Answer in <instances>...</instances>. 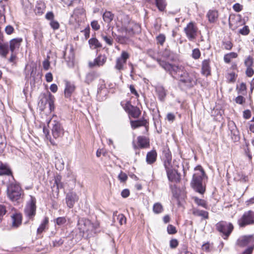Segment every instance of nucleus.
I'll use <instances>...</instances> for the list:
<instances>
[{"label":"nucleus","instance_id":"f8f14e48","mask_svg":"<svg viewBox=\"0 0 254 254\" xmlns=\"http://www.w3.org/2000/svg\"><path fill=\"white\" fill-rule=\"evenodd\" d=\"M237 244L240 247H245L248 245H254V235L242 236L237 240Z\"/></svg>","mask_w":254,"mask_h":254},{"label":"nucleus","instance_id":"a211bd4d","mask_svg":"<svg viewBox=\"0 0 254 254\" xmlns=\"http://www.w3.org/2000/svg\"><path fill=\"white\" fill-rule=\"evenodd\" d=\"M201 73L202 74L208 76L211 74L210 60L209 59H205L202 62L201 64Z\"/></svg>","mask_w":254,"mask_h":254},{"label":"nucleus","instance_id":"9d476101","mask_svg":"<svg viewBox=\"0 0 254 254\" xmlns=\"http://www.w3.org/2000/svg\"><path fill=\"white\" fill-rule=\"evenodd\" d=\"M198 30L197 27L193 22H189L184 30L187 38L190 41H192L196 39Z\"/></svg>","mask_w":254,"mask_h":254},{"label":"nucleus","instance_id":"5701e85b","mask_svg":"<svg viewBox=\"0 0 254 254\" xmlns=\"http://www.w3.org/2000/svg\"><path fill=\"white\" fill-rule=\"evenodd\" d=\"M12 228H16L18 227L22 222V216L20 214L16 213L11 216Z\"/></svg>","mask_w":254,"mask_h":254},{"label":"nucleus","instance_id":"338daca9","mask_svg":"<svg viewBox=\"0 0 254 254\" xmlns=\"http://www.w3.org/2000/svg\"><path fill=\"white\" fill-rule=\"evenodd\" d=\"M254 249V245L250 246L243 253V254H252Z\"/></svg>","mask_w":254,"mask_h":254},{"label":"nucleus","instance_id":"58836bf2","mask_svg":"<svg viewBox=\"0 0 254 254\" xmlns=\"http://www.w3.org/2000/svg\"><path fill=\"white\" fill-rule=\"evenodd\" d=\"M128 114L134 118H138L141 114V111L138 107L133 106L131 107V110Z\"/></svg>","mask_w":254,"mask_h":254},{"label":"nucleus","instance_id":"c9c22d12","mask_svg":"<svg viewBox=\"0 0 254 254\" xmlns=\"http://www.w3.org/2000/svg\"><path fill=\"white\" fill-rule=\"evenodd\" d=\"M12 173L10 169L5 165L0 164V175H10Z\"/></svg>","mask_w":254,"mask_h":254},{"label":"nucleus","instance_id":"de8ad7c7","mask_svg":"<svg viewBox=\"0 0 254 254\" xmlns=\"http://www.w3.org/2000/svg\"><path fill=\"white\" fill-rule=\"evenodd\" d=\"M61 177L60 176H57L56 177H55V182L54 187L55 186V185L57 186V189L59 190L60 188H62L63 187L62 183L61 182Z\"/></svg>","mask_w":254,"mask_h":254},{"label":"nucleus","instance_id":"f704fd0d","mask_svg":"<svg viewBox=\"0 0 254 254\" xmlns=\"http://www.w3.org/2000/svg\"><path fill=\"white\" fill-rule=\"evenodd\" d=\"M192 213L195 216H201L204 219L208 218V213L204 210L194 208L192 211Z\"/></svg>","mask_w":254,"mask_h":254},{"label":"nucleus","instance_id":"0eeeda50","mask_svg":"<svg viewBox=\"0 0 254 254\" xmlns=\"http://www.w3.org/2000/svg\"><path fill=\"white\" fill-rule=\"evenodd\" d=\"M240 227H245L248 225H254V211L249 210L245 212L241 217L238 220Z\"/></svg>","mask_w":254,"mask_h":254},{"label":"nucleus","instance_id":"bf43d9fd","mask_svg":"<svg viewBox=\"0 0 254 254\" xmlns=\"http://www.w3.org/2000/svg\"><path fill=\"white\" fill-rule=\"evenodd\" d=\"M6 210L5 206L3 205L0 204V221L1 220L2 217L5 214Z\"/></svg>","mask_w":254,"mask_h":254},{"label":"nucleus","instance_id":"e433bc0d","mask_svg":"<svg viewBox=\"0 0 254 254\" xmlns=\"http://www.w3.org/2000/svg\"><path fill=\"white\" fill-rule=\"evenodd\" d=\"M162 57L166 60L173 61L175 59L174 54L169 50L166 49L162 53Z\"/></svg>","mask_w":254,"mask_h":254},{"label":"nucleus","instance_id":"b1692460","mask_svg":"<svg viewBox=\"0 0 254 254\" xmlns=\"http://www.w3.org/2000/svg\"><path fill=\"white\" fill-rule=\"evenodd\" d=\"M25 72L26 78L34 77L36 72V68L31 65L27 64L25 66Z\"/></svg>","mask_w":254,"mask_h":254},{"label":"nucleus","instance_id":"8fccbe9b","mask_svg":"<svg viewBox=\"0 0 254 254\" xmlns=\"http://www.w3.org/2000/svg\"><path fill=\"white\" fill-rule=\"evenodd\" d=\"M166 40V37L165 35L163 34H160L156 37L157 43L158 44L163 45Z\"/></svg>","mask_w":254,"mask_h":254},{"label":"nucleus","instance_id":"3c124183","mask_svg":"<svg viewBox=\"0 0 254 254\" xmlns=\"http://www.w3.org/2000/svg\"><path fill=\"white\" fill-rule=\"evenodd\" d=\"M245 74L247 77H252L254 74L253 67H246Z\"/></svg>","mask_w":254,"mask_h":254},{"label":"nucleus","instance_id":"c85d7f7f","mask_svg":"<svg viewBox=\"0 0 254 254\" xmlns=\"http://www.w3.org/2000/svg\"><path fill=\"white\" fill-rule=\"evenodd\" d=\"M207 17L210 23H215L218 17L217 11L215 10H209L207 13Z\"/></svg>","mask_w":254,"mask_h":254},{"label":"nucleus","instance_id":"c756f323","mask_svg":"<svg viewBox=\"0 0 254 254\" xmlns=\"http://www.w3.org/2000/svg\"><path fill=\"white\" fill-rule=\"evenodd\" d=\"M157 157V153L155 150H151L146 155V162L148 164H151L155 162Z\"/></svg>","mask_w":254,"mask_h":254},{"label":"nucleus","instance_id":"f257e3e1","mask_svg":"<svg viewBox=\"0 0 254 254\" xmlns=\"http://www.w3.org/2000/svg\"><path fill=\"white\" fill-rule=\"evenodd\" d=\"M158 64L173 78L186 86L192 87L196 84L197 77L195 71H187L182 65L171 64L161 59H157Z\"/></svg>","mask_w":254,"mask_h":254},{"label":"nucleus","instance_id":"c03bdc74","mask_svg":"<svg viewBox=\"0 0 254 254\" xmlns=\"http://www.w3.org/2000/svg\"><path fill=\"white\" fill-rule=\"evenodd\" d=\"M156 5L160 11H163L166 7V2L165 0H156Z\"/></svg>","mask_w":254,"mask_h":254},{"label":"nucleus","instance_id":"473e14b6","mask_svg":"<svg viewBox=\"0 0 254 254\" xmlns=\"http://www.w3.org/2000/svg\"><path fill=\"white\" fill-rule=\"evenodd\" d=\"M49 223V218L48 217H45L40 226L37 229V234H41L46 228Z\"/></svg>","mask_w":254,"mask_h":254},{"label":"nucleus","instance_id":"4be33fe9","mask_svg":"<svg viewBox=\"0 0 254 254\" xmlns=\"http://www.w3.org/2000/svg\"><path fill=\"white\" fill-rule=\"evenodd\" d=\"M128 26V28H127V33L133 34L140 32V25L134 21H130Z\"/></svg>","mask_w":254,"mask_h":254},{"label":"nucleus","instance_id":"a19ab883","mask_svg":"<svg viewBox=\"0 0 254 254\" xmlns=\"http://www.w3.org/2000/svg\"><path fill=\"white\" fill-rule=\"evenodd\" d=\"M192 199L194 202L199 206H201L203 208H207V204L205 200L198 198L196 196H193Z\"/></svg>","mask_w":254,"mask_h":254},{"label":"nucleus","instance_id":"49530a36","mask_svg":"<svg viewBox=\"0 0 254 254\" xmlns=\"http://www.w3.org/2000/svg\"><path fill=\"white\" fill-rule=\"evenodd\" d=\"M43 130L47 139L50 140L51 144H52L53 145H55V142H54V140L52 138L51 135H50L48 129H46L45 127H44Z\"/></svg>","mask_w":254,"mask_h":254},{"label":"nucleus","instance_id":"7ed1b4c3","mask_svg":"<svg viewBox=\"0 0 254 254\" xmlns=\"http://www.w3.org/2000/svg\"><path fill=\"white\" fill-rule=\"evenodd\" d=\"M216 229L224 239H227L234 229L233 224L225 221H221L216 224Z\"/></svg>","mask_w":254,"mask_h":254},{"label":"nucleus","instance_id":"864d4df0","mask_svg":"<svg viewBox=\"0 0 254 254\" xmlns=\"http://www.w3.org/2000/svg\"><path fill=\"white\" fill-rule=\"evenodd\" d=\"M176 227L172 225H169L167 227V232L169 234H175L177 233Z\"/></svg>","mask_w":254,"mask_h":254},{"label":"nucleus","instance_id":"052dcab7","mask_svg":"<svg viewBox=\"0 0 254 254\" xmlns=\"http://www.w3.org/2000/svg\"><path fill=\"white\" fill-rule=\"evenodd\" d=\"M243 8V6L239 3H236L234 4L233 6V8L234 10L237 12H240L241 10H242Z\"/></svg>","mask_w":254,"mask_h":254},{"label":"nucleus","instance_id":"f03ea898","mask_svg":"<svg viewBox=\"0 0 254 254\" xmlns=\"http://www.w3.org/2000/svg\"><path fill=\"white\" fill-rule=\"evenodd\" d=\"M194 170L190 185L192 189L200 194H203L205 191V185L203 184L202 180L205 176L204 171L200 166H196Z\"/></svg>","mask_w":254,"mask_h":254},{"label":"nucleus","instance_id":"4d7b16f0","mask_svg":"<svg viewBox=\"0 0 254 254\" xmlns=\"http://www.w3.org/2000/svg\"><path fill=\"white\" fill-rule=\"evenodd\" d=\"M250 32V30L248 26H244L242 29L239 30V33L243 35H247Z\"/></svg>","mask_w":254,"mask_h":254},{"label":"nucleus","instance_id":"6ab92c4d","mask_svg":"<svg viewBox=\"0 0 254 254\" xmlns=\"http://www.w3.org/2000/svg\"><path fill=\"white\" fill-rule=\"evenodd\" d=\"M119 22H121L122 28L127 32V28H128L130 20L129 16L125 14H120L118 17Z\"/></svg>","mask_w":254,"mask_h":254},{"label":"nucleus","instance_id":"20e7f679","mask_svg":"<svg viewBox=\"0 0 254 254\" xmlns=\"http://www.w3.org/2000/svg\"><path fill=\"white\" fill-rule=\"evenodd\" d=\"M22 191L21 187L16 183H12L7 186V195L12 201H17L20 198Z\"/></svg>","mask_w":254,"mask_h":254},{"label":"nucleus","instance_id":"412c9836","mask_svg":"<svg viewBox=\"0 0 254 254\" xmlns=\"http://www.w3.org/2000/svg\"><path fill=\"white\" fill-rule=\"evenodd\" d=\"M64 58L65 59L67 65L69 67H72L74 65V54L72 48H70L69 51L68 56H67V53H64Z\"/></svg>","mask_w":254,"mask_h":254},{"label":"nucleus","instance_id":"a18cd8bd","mask_svg":"<svg viewBox=\"0 0 254 254\" xmlns=\"http://www.w3.org/2000/svg\"><path fill=\"white\" fill-rule=\"evenodd\" d=\"M101 37L102 39L106 43V44L109 46H112L113 44V39L110 36L102 34Z\"/></svg>","mask_w":254,"mask_h":254},{"label":"nucleus","instance_id":"09e8293b","mask_svg":"<svg viewBox=\"0 0 254 254\" xmlns=\"http://www.w3.org/2000/svg\"><path fill=\"white\" fill-rule=\"evenodd\" d=\"M66 222V219L64 217H59L54 220V222L59 226L64 225Z\"/></svg>","mask_w":254,"mask_h":254},{"label":"nucleus","instance_id":"e2e57ef3","mask_svg":"<svg viewBox=\"0 0 254 254\" xmlns=\"http://www.w3.org/2000/svg\"><path fill=\"white\" fill-rule=\"evenodd\" d=\"M178 241L177 239H172L170 241V247L172 249H175L178 246Z\"/></svg>","mask_w":254,"mask_h":254},{"label":"nucleus","instance_id":"9b49d317","mask_svg":"<svg viewBox=\"0 0 254 254\" xmlns=\"http://www.w3.org/2000/svg\"><path fill=\"white\" fill-rule=\"evenodd\" d=\"M54 96L51 93L43 94L39 103L41 107L45 108V106L48 104L50 111L51 112L54 110Z\"/></svg>","mask_w":254,"mask_h":254},{"label":"nucleus","instance_id":"13d9d810","mask_svg":"<svg viewBox=\"0 0 254 254\" xmlns=\"http://www.w3.org/2000/svg\"><path fill=\"white\" fill-rule=\"evenodd\" d=\"M91 26L92 28L95 31L98 30L100 28V26L97 20L92 21L91 22Z\"/></svg>","mask_w":254,"mask_h":254},{"label":"nucleus","instance_id":"6e6552de","mask_svg":"<svg viewBox=\"0 0 254 254\" xmlns=\"http://www.w3.org/2000/svg\"><path fill=\"white\" fill-rule=\"evenodd\" d=\"M77 5H78V6L74 9L71 16L74 17L76 21L79 22V19H78L79 17L85 15V10L83 8V3L80 0H73L70 2L68 5L75 6Z\"/></svg>","mask_w":254,"mask_h":254},{"label":"nucleus","instance_id":"69168bd1","mask_svg":"<svg viewBox=\"0 0 254 254\" xmlns=\"http://www.w3.org/2000/svg\"><path fill=\"white\" fill-rule=\"evenodd\" d=\"M118 178L121 182H125L127 180V176L125 173L121 172L118 176Z\"/></svg>","mask_w":254,"mask_h":254},{"label":"nucleus","instance_id":"ddd939ff","mask_svg":"<svg viewBox=\"0 0 254 254\" xmlns=\"http://www.w3.org/2000/svg\"><path fill=\"white\" fill-rule=\"evenodd\" d=\"M128 58V54L126 51H123L121 56L116 60L115 68L118 70H123L124 66L126 64L127 60Z\"/></svg>","mask_w":254,"mask_h":254},{"label":"nucleus","instance_id":"774afa93","mask_svg":"<svg viewBox=\"0 0 254 254\" xmlns=\"http://www.w3.org/2000/svg\"><path fill=\"white\" fill-rule=\"evenodd\" d=\"M5 31L7 34L10 35L13 32L14 28L11 25H7L5 28Z\"/></svg>","mask_w":254,"mask_h":254},{"label":"nucleus","instance_id":"5fc2aeb1","mask_svg":"<svg viewBox=\"0 0 254 254\" xmlns=\"http://www.w3.org/2000/svg\"><path fill=\"white\" fill-rule=\"evenodd\" d=\"M236 76L234 72H231L228 74L227 79L229 82H234L236 80Z\"/></svg>","mask_w":254,"mask_h":254},{"label":"nucleus","instance_id":"37998d69","mask_svg":"<svg viewBox=\"0 0 254 254\" xmlns=\"http://www.w3.org/2000/svg\"><path fill=\"white\" fill-rule=\"evenodd\" d=\"M163 211V207L162 205L159 203H155L153 206V211L155 214H159Z\"/></svg>","mask_w":254,"mask_h":254},{"label":"nucleus","instance_id":"603ef678","mask_svg":"<svg viewBox=\"0 0 254 254\" xmlns=\"http://www.w3.org/2000/svg\"><path fill=\"white\" fill-rule=\"evenodd\" d=\"M200 56V52L197 48L194 49L192 50V57L195 60L198 59Z\"/></svg>","mask_w":254,"mask_h":254},{"label":"nucleus","instance_id":"ea45409f","mask_svg":"<svg viewBox=\"0 0 254 254\" xmlns=\"http://www.w3.org/2000/svg\"><path fill=\"white\" fill-rule=\"evenodd\" d=\"M238 57V54L235 52H231L225 54L224 56V61L227 63L229 64L231 62V59L236 58Z\"/></svg>","mask_w":254,"mask_h":254},{"label":"nucleus","instance_id":"f3484780","mask_svg":"<svg viewBox=\"0 0 254 254\" xmlns=\"http://www.w3.org/2000/svg\"><path fill=\"white\" fill-rule=\"evenodd\" d=\"M23 41L21 38H16L11 39L9 41V50L11 53H14L16 50H18Z\"/></svg>","mask_w":254,"mask_h":254},{"label":"nucleus","instance_id":"2f4dec72","mask_svg":"<svg viewBox=\"0 0 254 254\" xmlns=\"http://www.w3.org/2000/svg\"><path fill=\"white\" fill-rule=\"evenodd\" d=\"M104 21L109 24L113 20L114 15L110 11H105L102 15Z\"/></svg>","mask_w":254,"mask_h":254},{"label":"nucleus","instance_id":"6e6d98bb","mask_svg":"<svg viewBox=\"0 0 254 254\" xmlns=\"http://www.w3.org/2000/svg\"><path fill=\"white\" fill-rule=\"evenodd\" d=\"M50 24L51 27L54 30L58 29L60 27L59 23L57 21L55 20L54 19L51 21Z\"/></svg>","mask_w":254,"mask_h":254},{"label":"nucleus","instance_id":"680f3d73","mask_svg":"<svg viewBox=\"0 0 254 254\" xmlns=\"http://www.w3.org/2000/svg\"><path fill=\"white\" fill-rule=\"evenodd\" d=\"M64 240L62 238H59V239H56L53 242V246L54 247H59L63 244Z\"/></svg>","mask_w":254,"mask_h":254},{"label":"nucleus","instance_id":"39448f33","mask_svg":"<svg viewBox=\"0 0 254 254\" xmlns=\"http://www.w3.org/2000/svg\"><path fill=\"white\" fill-rule=\"evenodd\" d=\"M48 125L50 124L52 136L54 138L58 139L63 137L64 134V129L60 122L56 120L51 119L48 122Z\"/></svg>","mask_w":254,"mask_h":254},{"label":"nucleus","instance_id":"aec40b11","mask_svg":"<svg viewBox=\"0 0 254 254\" xmlns=\"http://www.w3.org/2000/svg\"><path fill=\"white\" fill-rule=\"evenodd\" d=\"M228 126L229 129L231 131L232 138L235 140H238L239 138V132L235 123L232 121H229L228 122Z\"/></svg>","mask_w":254,"mask_h":254},{"label":"nucleus","instance_id":"0e129e2a","mask_svg":"<svg viewBox=\"0 0 254 254\" xmlns=\"http://www.w3.org/2000/svg\"><path fill=\"white\" fill-rule=\"evenodd\" d=\"M224 48L226 50H231L233 47V44L229 41H225L223 43Z\"/></svg>","mask_w":254,"mask_h":254},{"label":"nucleus","instance_id":"7c9ffc66","mask_svg":"<svg viewBox=\"0 0 254 254\" xmlns=\"http://www.w3.org/2000/svg\"><path fill=\"white\" fill-rule=\"evenodd\" d=\"M98 76L97 73L95 71L88 72L85 76V82L90 84Z\"/></svg>","mask_w":254,"mask_h":254},{"label":"nucleus","instance_id":"4468645a","mask_svg":"<svg viewBox=\"0 0 254 254\" xmlns=\"http://www.w3.org/2000/svg\"><path fill=\"white\" fill-rule=\"evenodd\" d=\"M107 61V57L105 55L100 54L95 58L93 61L89 62L88 63L89 66L91 68L95 66H103Z\"/></svg>","mask_w":254,"mask_h":254},{"label":"nucleus","instance_id":"79ce46f5","mask_svg":"<svg viewBox=\"0 0 254 254\" xmlns=\"http://www.w3.org/2000/svg\"><path fill=\"white\" fill-rule=\"evenodd\" d=\"M244 65L246 67H253L254 65V60L253 58L249 56L244 61Z\"/></svg>","mask_w":254,"mask_h":254},{"label":"nucleus","instance_id":"4c0bfd02","mask_svg":"<svg viewBox=\"0 0 254 254\" xmlns=\"http://www.w3.org/2000/svg\"><path fill=\"white\" fill-rule=\"evenodd\" d=\"M156 92L160 101H163L166 96V90L162 86H159L156 88Z\"/></svg>","mask_w":254,"mask_h":254},{"label":"nucleus","instance_id":"423d86ee","mask_svg":"<svg viewBox=\"0 0 254 254\" xmlns=\"http://www.w3.org/2000/svg\"><path fill=\"white\" fill-rule=\"evenodd\" d=\"M36 198L31 196L30 200L27 202L24 208V214L30 220H34L36 212Z\"/></svg>","mask_w":254,"mask_h":254},{"label":"nucleus","instance_id":"cd10ccee","mask_svg":"<svg viewBox=\"0 0 254 254\" xmlns=\"http://www.w3.org/2000/svg\"><path fill=\"white\" fill-rule=\"evenodd\" d=\"M137 142L141 148H147L149 146V139L145 136H139L137 137Z\"/></svg>","mask_w":254,"mask_h":254},{"label":"nucleus","instance_id":"2eb2a0df","mask_svg":"<svg viewBox=\"0 0 254 254\" xmlns=\"http://www.w3.org/2000/svg\"><path fill=\"white\" fill-rule=\"evenodd\" d=\"M78 200V196L74 192H69L66 194L65 202L68 207L71 208Z\"/></svg>","mask_w":254,"mask_h":254},{"label":"nucleus","instance_id":"72a5a7b5","mask_svg":"<svg viewBox=\"0 0 254 254\" xmlns=\"http://www.w3.org/2000/svg\"><path fill=\"white\" fill-rule=\"evenodd\" d=\"M89 44L92 49H97L102 47V44L96 38H92L89 40Z\"/></svg>","mask_w":254,"mask_h":254},{"label":"nucleus","instance_id":"1a4fd4ad","mask_svg":"<svg viewBox=\"0 0 254 254\" xmlns=\"http://www.w3.org/2000/svg\"><path fill=\"white\" fill-rule=\"evenodd\" d=\"M97 227L92 223L89 219L80 218L78 221V228L82 234L92 232Z\"/></svg>","mask_w":254,"mask_h":254},{"label":"nucleus","instance_id":"bb28decb","mask_svg":"<svg viewBox=\"0 0 254 254\" xmlns=\"http://www.w3.org/2000/svg\"><path fill=\"white\" fill-rule=\"evenodd\" d=\"M9 46L7 43L0 41V56L6 58L9 52Z\"/></svg>","mask_w":254,"mask_h":254},{"label":"nucleus","instance_id":"393cba45","mask_svg":"<svg viewBox=\"0 0 254 254\" xmlns=\"http://www.w3.org/2000/svg\"><path fill=\"white\" fill-rule=\"evenodd\" d=\"M147 124H148L147 121L144 119H142L138 120H136V121H131L130 122L131 127L133 129L137 128L139 127L144 126V127H145L146 129H147V127H148L147 126Z\"/></svg>","mask_w":254,"mask_h":254},{"label":"nucleus","instance_id":"dca6fc26","mask_svg":"<svg viewBox=\"0 0 254 254\" xmlns=\"http://www.w3.org/2000/svg\"><path fill=\"white\" fill-rule=\"evenodd\" d=\"M164 165L166 170L167 177L169 180L170 181L174 182H179L180 180V176L178 172L175 170L170 169L167 167L166 163H165Z\"/></svg>","mask_w":254,"mask_h":254},{"label":"nucleus","instance_id":"a878e982","mask_svg":"<svg viewBox=\"0 0 254 254\" xmlns=\"http://www.w3.org/2000/svg\"><path fill=\"white\" fill-rule=\"evenodd\" d=\"M75 88V87L73 84L70 83V82L66 81L65 83V88L64 89V95L65 97H70L72 93L74 92Z\"/></svg>","mask_w":254,"mask_h":254}]
</instances>
